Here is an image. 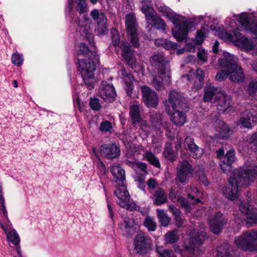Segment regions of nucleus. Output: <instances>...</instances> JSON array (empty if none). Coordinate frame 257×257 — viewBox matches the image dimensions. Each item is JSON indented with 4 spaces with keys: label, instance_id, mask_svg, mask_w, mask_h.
<instances>
[{
    "label": "nucleus",
    "instance_id": "nucleus-12",
    "mask_svg": "<svg viewBox=\"0 0 257 257\" xmlns=\"http://www.w3.org/2000/svg\"><path fill=\"white\" fill-rule=\"evenodd\" d=\"M133 245L136 252L142 255L149 253L151 248L150 237L142 232H138L135 236Z\"/></svg>",
    "mask_w": 257,
    "mask_h": 257
},
{
    "label": "nucleus",
    "instance_id": "nucleus-2",
    "mask_svg": "<svg viewBox=\"0 0 257 257\" xmlns=\"http://www.w3.org/2000/svg\"><path fill=\"white\" fill-rule=\"evenodd\" d=\"M156 6L159 12L170 20L175 25L172 30L173 35L178 41H183L188 35V32L194 28L203 19L202 16L191 19L177 15L163 4L156 3Z\"/></svg>",
    "mask_w": 257,
    "mask_h": 257
},
{
    "label": "nucleus",
    "instance_id": "nucleus-57",
    "mask_svg": "<svg viewBox=\"0 0 257 257\" xmlns=\"http://www.w3.org/2000/svg\"><path fill=\"white\" fill-rule=\"evenodd\" d=\"M222 248L221 247H218L217 249V253L216 254L217 257H230L229 254L225 250L224 252L222 251Z\"/></svg>",
    "mask_w": 257,
    "mask_h": 257
},
{
    "label": "nucleus",
    "instance_id": "nucleus-17",
    "mask_svg": "<svg viewBox=\"0 0 257 257\" xmlns=\"http://www.w3.org/2000/svg\"><path fill=\"white\" fill-rule=\"evenodd\" d=\"M193 173V170L191 165L186 161H183L180 163L177 169V176L176 178V183H185L188 178L191 177Z\"/></svg>",
    "mask_w": 257,
    "mask_h": 257
},
{
    "label": "nucleus",
    "instance_id": "nucleus-11",
    "mask_svg": "<svg viewBox=\"0 0 257 257\" xmlns=\"http://www.w3.org/2000/svg\"><path fill=\"white\" fill-rule=\"evenodd\" d=\"M235 244L245 251H254L257 249V230L244 232L234 239Z\"/></svg>",
    "mask_w": 257,
    "mask_h": 257
},
{
    "label": "nucleus",
    "instance_id": "nucleus-39",
    "mask_svg": "<svg viewBox=\"0 0 257 257\" xmlns=\"http://www.w3.org/2000/svg\"><path fill=\"white\" fill-rule=\"evenodd\" d=\"M157 214L161 225L167 227L170 222L171 219L163 209L157 210Z\"/></svg>",
    "mask_w": 257,
    "mask_h": 257
},
{
    "label": "nucleus",
    "instance_id": "nucleus-51",
    "mask_svg": "<svg viewBox=\"0 0 257 257\" xmlns=\"http://www.w3.org/2000/svg\"><path fill=\"white\" fill-rule=\"evenodd\" d=\"M89 104L91 108L95 110H99L101 107L99 100L97 98L91 99Z\"/></svg>",
    "mask_w": 257,
    "mask_h": 257
},
{
    "label": "nucleus",
    "instance_id": "nucleus-31",
    "mask_svg": "<svg viewBox=\"0 0 257 257\" xmlns=\"http://www.w3.org/2000/svg\"><path fill=\"white\" fill-rule=\"evenodd\" d=\"M141 9L145 15L146 21L151 20V17L156 14L153 7L152 1L150 0H143L141 3Z\"/></svg>",
    "mask_w": 257,
    "mask_h": 257
},
{
    "label": "nucleus",
    "instance_id": "nucleus-8",
    "mask_svg": "<svg viewBox=\"0 0 257 257\" xmlns=\"http://www.w3.org/2000/svg\"><path fill=\"white\" fill-rule=\"evenodd\" d=\"M223 57L224 59H219V64L227 69L229 79L237 83L243 81L244 74L242 69L236 64L237 58L226 52H223Z\"/></svg>",
    "mask_w": 257,
    "mask_h": 257
},
{
    "label": "nucleus",
    "instance_id": "nucleus-1",
    "mask_svg": "<svg viewBox=\"0 0 257 257\" xmlns=\"http://www.w3.org/2000/svg\"><path fill=\"white\" fill-rule=\"evenodd\" d=\"M256 176L257 166L252 162L245 163L242 167L233 171L228 184L223 189V195L227 198L234 200L238 198L240 190L253 182Z\"/></svg>",
    "mask_w": 257,
    "mask_h": 257
},
{
    "label": "nucleus",
    "instance_id": "nucleus-54",
    "mask_svg": "<svg viewBox=\"0 0 257 257\" xmlns=\"http://www.w3.org/2000/svg\"><path fill=\"white\" fill-rule=\"evenodd\" d=\"M163 47L166 49H176L177 47V44L176 43L165 39V42L164 43Z\"/></svg>",
    "mask_w": 257,
    "mask_h": 257
},
{
    "label": "nucleus",
    "instance_id": "nucleus-33",
    "mask_svg": "<svg viewBox=\"0 0 257 257\" xmlns=\"http://www.w3.org/2000/svg\"><path fill=\"white\" fill-rule=\"evenodd\" d=\"M169 198L172 202H175L177 201L181 205L184 207L186 211L189 212L191 209L190 206L188 202L183 197H178L177 192L174 189L171 188L169 190Z\"/></svg>",
    "mask_w": 257,
    "mask_h": 257
},
{
    "label": "nucleus",
    "instance_id": "nucleus-3",
    "mask_svg": "<svg viewBox=\"0 0 257 257\" xmlns=\"http://www.w3.org/2000/svg\"><path fill=\"white\" fill-rule=\"evenodd\" d=\"M77 54L78 70L84 82L91 89L94 84V73L96 66L94 60L96 59V53L89 50L85 44L80 43Z\"/></svg>",
    "mask_w": 257,
    "mask_h": 257
},
{
    "label": "nucleus",
    "instance_id": "nucleus-27",
    "mask_svg": "<svg viewBox=\"0 0 257 257\" xmlns=\"http://www.w3.org/2000/svg\"><path fill=\"white\" fill-rule=\"evenodd\" d=\"M111 173L114 182L117 185L124 184L125 181V171L119 165H113L111 168Z\"/></svg>",
    "mask_w": 257,
    "mask_h": 257
},
{
    "label": "nucleus",
    "instance_id": "nucleus-21",
    "mask_svg": "<svg viewBox=\"0 0 257 257\" xmlns=\"http://www.w3.org/2000/svg\"><path fill=\"white\" fill-rule=\"evenodd\" d=\"M257 122L256 113L254 110H246L240 116L239 124L243 127L251 128Z\"/></svg>",
    "mask_w": 257,
    "mask_h": 257
},
{
    "label": "nucleus",
    "instance_id": "nucleus-36",
    "mask_svg": "<svg viewBox=\"0 0 257 257\" xmlns=\"http://www.w3.org/2000/svg\"><path fill=\"white\" fill-rule=\"evenodd\" d=\"M155 250L159 257H177L172 250L165 248L162 246L156 245Z\"/></svg>",
    "mask_w": 257,
    "mask_h": 257
},
{
    "label": "nucleus",
    "instance_id": "nucleus-18",
    "mask_svg": "<svg viewBox=\"0 0 257 257\" xmlns=\"http://www.w3.org/2000/svg\"><path fill=\"white\" fill-rule=\"evenodd\" d=\"M141 91L145 104L149 107H156L159 100L157 93L146 86H142Z\"/></svg>",
    "mask_w": 257,
    "mask_h": 257
},
{
    "label": "nucleus",
    "instance_id": "nucleus-47",
    "mask_svg": "<svg viewBox=\"0 0 257 257\" xmlns=\"http://www.w3.org/2000/svg\"><path fill=\"white\" fill-rule=\"evenodd\" d=\"M144 224L150 231H154L156 229V222L154 221V219L150 216L146 217Z\"/></svg>",
    "mask_w": 257,
    "mask_h": 257
},
{
    "label": "nucleus",
    "instance_id": "nucleus-43",
    "mask_svg": "<svg viewBox=\"0 0 257 257\" xmlns=\"http://www.w3.org/2000/svg\"><path fill=\"white\" fill-rule=\"evenodd\" d=\"M164 239L166 243H172L178 240V236L176 230L169 231L164 235Z\"/></svg>",
    "mask_w": 257,
    "mask_h": 257
},
{
    "label": "nucleus",
    "instance_id": "nucleus-22",
    "mask_svg": "<svg viewBox=\"0 0 257 257\" xmlns=\"http://www.w3.org/2000/svg\"><path fill=\"white\" fill-rule=\"evenodd\" d=\"M184 147L189 152V154L195 159H198L203 154V150L198 147L195 143L194 139L190 137H187L184 141Z\"/></svg>",
    "mask_w": 257,
    "mask_h": 257
},
{
    "label": "nucleus",
    "instance_id": "nucleus-15",
    "mask_svg": "<svg viewBox=\"0 0 257 257\" xmlns=\"http://www.w3.org/2000/svg\"><path fill=\"white\" fill-rule=\"evenodd\" d=\"M78 25L80 35L88 40L89 43H92L93 36L92 33V23L90 19L85 15H83L81 20L78 21Z\"/></svg>",
    "mask_w": 257,
    "mask_h": 257
},
{
    "label": "nucleus",
    "instance_id": "nucleus-5",
    "mask_svg": "<svg viewBox=\"0 0 257 257\" xmlns=\"http://www.w3.org/2000/svg\"><path fill=\"white\" fill-rule=\"evenodd\" d=\"M185 101L177 91L172 90L166 103V111L171 115L172 122L178 126L183 125L186 121V116L183 112L187 109Z\"/></svg>",
    "mask_w": 257,
    "mask_h": 257
},
{
    "label": "nucleus",
    "instance_id": "nucleus-29",
    "mask_svg": "<svg viewBox=\"0 0 257 257\" xmlns=\"http://www.w3.org/2000/svg\"><path fill=\"white\" fill-rule=\"evenodd\" d=\"M235 160V152L234 150H230L226 154L223 160L220 162L221 169L226 172L230 170L231 165Z\"/></svg>",
    "mask_w": 257,
    "mask_h": 257
},
{
    "label": "nucleus",
    "instance_id": "nucleus-32",
    "mask_svg": "<svg viewBox=\"0 0 257 257\" xmlns=\"http://www.w3.org/2000/svg\"><path fill=\"white\" fill-rule=\"evenodd\" d=\"M151 198L154 204L156 205H161L168 201L167 195L164 190L161 188H158Z\"/></svg>",
    "mask_w": 257,
    "mask_h": 257
},
{
    "label": "nucleus",
    "instance_id": "nucleus-46",
    "mask_svg": "<svg viewBox=\"0 0 257 257\" xmlns=\"http://www.w3.org/2000/svg\"><path fill=\"white\" fill-rule=\"evenodd\" d=\"M11 60L15 66H20L23 63L24 57L22 54L16 52L12 54Z\"/></svg>",
    "mask_w": 257,
    "mask_h": 257
},
{
    "label": "nucleus",
    "instance_id": "nucleus-38",
    "mask_svg": "<svg viewBox=\"0 0 257 257\" xmlns=\"http://www.w3.org/2000/svg\"><path fill=\"white\" fill-rule=\"evenodd\" d=\"M187 36L183 40L185 39V46L183 48V49H179L178 50L177 52V54H179L181 53H183L185 51H193L197 45H198L196 42H195V40L193 39H190L189 38H187Z\"/></svg>",
    "mask_w": 257,
    "mask_h": 257
},
{
    "label": "nucleus",
    "instance_id": "nucleus-53",
    "mask_svg": "<svg viewBox=\"0 0 257 257\" xmlns=\"http://www.w3.org/2000/svg\"><path fill=\"white\" fill-rule=\"evenodd\" d=\"M169 211L173 214L174 216L175 220H177L178 219H180V211L177 209L175 206L173 205H169L168 206Z\"/></svg>",
    "mask_w": 257,
    "mask_h": 257
},
{
    "label": "nucleus",
    "instance_id": "nucleus-42",
    "mask_svg": "<svg viewBox=\"0 0 257 257\" xmlns=\"http://www.w3.org/2000/svg\"><path fill=\"white\" fill-rule=\"evenodd\" d=\"M196 75L195 83H196L197 80L198 82L196 84V86L193 88L194 91L197 90L199 88H201L203 84V79L205 76V73L201 69L199 68L196 70Z\"/></svg>",
    "mask_w": 257,
    "mask_h": 257
},
{
    "label": "nucleus",
    "instance_id": "nucleus-13",
    "mask_svg": "<svg viewBox=\"0 0 257 257\" xmlns=\"http://www.w3.org/2000/svg\"><path fill=\"white\" fill-rule=\"evenodd\" d=\"M125 27L130 41L135 47H138L139 42L137 33L138 25L135 16L133 14L126 16Z\"/></svg>",
    "mask_w": 257,
    "mask_h": 257
},
{
    "label": "nucleus",
    "instance_id": "nucleus-23",
    "mask_svg": "<svg viewBox=\"0 0 257 257\" xmlns=\"http://www.w3.org/2000/svg\"><path fill=\"white\" fill-rule=\"evenodd\" d=\"M226 223V220L222 217V214L218 212L209 219V226L211 231L218 234L221 230L222 226Z\"/></svg>",
    "mask_w": 257,
    "mask_h": 257
},
{
    "label": "nucleus",
    "instance_id": "nucleus-4",
    "mask_svg": "<svg viewBox=\"0 0 257 257\" xmlns=\"http://www.w3.org/2000/svg\"><path fill=\"white\" fill-rule=\"evenodd\" d=\"M153 67L152 84L157 90H162L164 86L170 82V66L161 54H154L150 58Z\"/></svg>",
    "mask_w": 257,
    "mask_h": 257
},
{
    "label": "nucleus",
    "instance_id": "nucleus-63",
    "mask_svg": "<svg viewBox=\"0 0 257 257\" xmlns=\"http://www.w3.org/2000/svg\"><path fill=\"white\" fill-rule=\"evenodd\" d=\"M107 207L109 211V217L111 218L112 221H113L114 213L112 211V207L110 203L107 201Z\"/></svg>",
    "mask_w": 257,
    "mask_h": 257
},
{
    "label": "nucleus",
    "instance_id": "nucleus-10",
    "mask_svg": "<svg viewBox=\"0 0 257 257\" xmlns=\"http://www.w3.org/2000/svg\"><path fill=\"white\" fill-rule=\"evenodd\" d=\"M189 240L184 242L185 250L181 252L183 257L186 254L192 253L194 255L198 254V247L202 245L205 239V233L201 231L200 233L195 230L192 231L189 234Z\"/></svg>",
    "mask_w": 257,
    "mask_h": 257
},
{
    "label": "nucleus",
    "instance_id": "nucleus-26",
    "mask_svg": "<svg viewBox=\"0 0 257 257\" xmlns=\"http://www.w3.org/2000/svg\"><path fill=\"white\" fill-rule=\"evenodd\" d=\"M209 29L212 31H215V34L216 35H217L218 36V34L219 32H221L222 30H224V29L220 28V27H217L218 30H217L216 29V28L212 25L208 26L205 28V27L202 28L200 30L198 31L197 32L196 35L195 36V39H194L195 40V42L198 45H200L202 44V43L204 41V38L205 37H206V36L209 31Z\"/></svg>",
    "mask_w": 257,
    "mask_h": 257
},
{
    "label": "nucleus",
    "instance_id": "nucleus-44",
    "mask_svg": "<svg viewBox=\"0 0 257 257\" xmlns=\"http://www.w3.org/2000/svg\"><path fill=\"white\" fill-rule=\"evenodd\" d=\"M92 4H95L97 0H90ZM77 4L76 10L80 14H83L86 11L87 7L85 0H76Z\"/></svg>",
    "mask_w": 257,
    "mask_h": 257
},
{
    "label": "nucleus",
    "instance_id": "nucleus-52",
    "mask_svg": "<svg viewBox=\"0 0 257 257\" xmlns=\"http://www.w3.org/2000/svg\"><path fill=\"white\" fill-rule=\"evenodd\" d=\"M112 128L111 123L107 121H102L100 125L99 130L102 132H110Z\"/></svg>",
    "mask_w": 257,
    "mask_h": 257
},
{
    "label": "nucleus",
    "instance_id": "nucleus-56",
    "mask_svg": "<svg viewBox=\"0 0 257 257\" xmlns=\"http://www.w3.org/2000/svg\"><path fill=\"white\" fill-rule=\"evenodd\" d=\"M255 90H257V80H252L249 83L248 91L249 93H252Z\"/></svg>",
    "mask_w": 257,
    "mask_h": 257
},
{
    "label": "nucleus",
    "instance_id": "nucleus-34",
    "mask_svg": "<svg viewBox=\"0 0 257 257\" xmlns=\"http://www.w3.org/2000/svg\"><path fill=\"white\" fill-rule=\"evenodd\" d=\"M241 212L246 216V222L252 224L257 223V210L253 209L250 212V210L248 207L247 209L244 208V205L242 204L240 206Z\"/></svg>",
    "mask_w": 257,
    "mask_h": 257
},
{
    "label": "nucleus",
    "instance_id": "nucleus-58",
    "mask_svg": "<svg viewBox=\"0 0 257 257\" xmlns=\"http://www.w3.org/2000/svg\"><path fill=\"white\" fill-rule=\"evenodd\" d=\"M147 185L150 188L152 189H154L158 186V183L153 178H151L148 181Z\"/></svg>",
    "mask_w": 257,
    "mask_h": 257
},
{
    "label": "nucleus",
    "instance_id": "nucleus-59",
    "mask_svg": "<svg viewBox=\"0 0 257 257\" xmlns=\"http://www.w3.org/2000/svg\"><path fill=\"white\" fill-rule=\"evenodd\" d=\"M225 22L226 25H227L230 28H233L236 25L235 21L229 18L226 19Z\"/></svg>",
    "mask_w": 257,
    "mask_h": 257
},
{
    "label": "nucleus",
    "instance_id": "nucleus-62",
    "mask_svg": "<svg viewBox=\"0 0 257 257\" xmlns=\"http://www.w3.org/2000/svg\"><path fill=\"white\" fill-rule=\"evenodd\" d=\"M242 204L244 205V208L245 209H247V208L248 207L249 210H250V212L252 210V208L250 206V205L249 204L248 202L245 201H241L240 202V203L239 204V208L240 210V206Z\"/></svg>",
    "mask_w": 257,
    "mask_h": 257
},
{
    "label": "nucleus",
    "instance_id": "nucleus-35",
    "mask_svg": "<svg viewBox=\"0 0 257 257\" xmlns=\"http://www.w3.org/2000/svg\"><path fill=\"white\" fill-rule=\"evenodd\" d=\"M138 224L134 219L129 218L124 219L123 223L121 224V228L128 234H132L134 232L135 226Z\"/></svg>",
    "mask_w": 257,
    "mask_h": 257
},
{
    "label": "nucleus",
    "instance_id": "nucleus-50",
    "mask_svg": "<svg viewBox=\"0 0 257 257\" xmlns=\"http://www.w3.org/2000/svg\"><path fill=\"white\" fill-rule=\"evenodd\" d=\"M112 35V41L113 45L116 47L119 44V35L118 32L115 30H112L111 32Z\"/></svg>",
    "mask_w": 257,
    "mask_h": 257
},
{
    "label": "nucleus",
    "instance_id": "nucleus-30",
    "mask_svg": "<svg viewBox=\"0 0 257 257\" xmlns=\"http://www.w3.org/2000/svg\"><path fill=\"white\" fill-rule=\"evenodd\" d=\"M121 49L122 52V57L126 62L133 67L136 63L134 52L131 49L128 44L123 43L121 45Z\"/></svg>",
    "mask_w": 257,
    "mask_h": 257
},
{
    "label": "nucleus",
    "instance_id": "nucleus-9",
    "mask_svg": "<svg viewBox=\"0 0 257 257\" xmlns=\"http://www.w3.org/2000/svg\"><path fill=\"white\" fill-rule=\"evenodd\" d=\"M2 193V184L0 183V212L3 213L6 220L5 224H4L0 220V226L6 233L8 240L15 245H17L20 242V238L16 231L12 229V224L9 220L8 212L4 205V198Z\"/></svg>",
    "mask_w": 257,
    "mask_h": 257
},
{
    "label": "nucleus",
    "instance_id": "nucleus-16",
    "mask_svg": "<svg viewBox=\"0 0 257 257\" xmlns=\"http://www.w3.org/2000/svg\"><path fill=\"white\" fill-rule=\"evenodd\" d=\"M234 17L236 19L244 30L257 36V21H254L252 20L253 16L251 14L242 13L239 15H234Z\"/></svg>",
    "mask_w": 257,
    "mask_h": 257
},
{
    "label": "nucleus",
    "instance_id": "nucleus-25",
    "mask_svg": "<svg viewBox=\"0 0 257 257\" xmlns=\"http://www.w3.org/2000/svg\"><path fill=\"white\" fill-rule=\"evenodd\" d=\"M99 94L102 99L108 101L113 100L116 95L113 86L107 84L106 82L102 83L99 90Z\"/></svg>",
    "mask_w": 257,
    "mask_h": 257
},
{
    "label": "nucleus",
    "instance_id": "nucleus-6",
    "mask_svg": "<svg viewBox=\"0 0 257 257\" xmlns=\"http://www.w3.org/2000/svg\"><path fill=\"white\" fill-rule=\"evenodd\" d=\"M218 35L222 39L233 42L235 46L245 51H252L253 54L257 55V40L248 39L241 34L238 30H234L232 34L222 30Z\"/></svg>",
    "mask_w": 257,
    "mask_h": 257
},
{
    "label": "nucleus",
    "instance_id": "nucleus-20",
    "mask_svg": "<svg viewBox=\"0 0 257 257\" xmlns=\"http://www.w3.org/2000/svg\"><path fill=\"white\" fill-rule=\"evenodd\" d=\"M130 113L133 124L137 125L140 123L141 129L145 132H148L149 129L146 121L141 120L140 105L138 102H135L130 106Z\"/></svg>",
    "mask_w": 257,
    "mask_h": 257
},
{
    "label": "nucleus",
    "instance_id": "nucleus-37",
    "mask_svg": "<svg viewBox=\"0 0 257 257\" xmlns=\"http://www.w3.org/2000/svg\"><path fill=\"white\" fill-rule=\"evenodd\" d=\"M150 19V20H147L148 23L155 26L158 29H165V22L160 17L157 15V13L151 17Z\"/></svg>",
    "mask_w": 257,
    "mask_h": 257
},
{
    "label": "nucleus",
    "instance_id": "nucleus-55",
    "mask_svg": "<svg viewBox=\"0 0 257 257\" xmlns=\"http://www.w3.org/2000/svg\"><path fill=\"white\" fill-rule=\"evenodd\" d=\"M228 76V72H226L224 70H222L217 74L216 79L218 81H222L227 78Z\"/></svg>",
    "mask_w": 257,
    "mask_h": 257
},
{
    "label": "nucleus",
    "instance_id": "nucleus-49",
    "mask_svg": "<svg viewBox=\"0 0 257 257\" xmlns=\"http://www.w3.org/2000/svg\"><path fill=\"white\" fill-rule=\"evenodd\" d=\"M197 55L198 59L202 62L205 63L207 61L208 54L207 51L205 49H199L197 53Z\"/></svg>",
    "mask_w": 257,
    "mask_h": 257
},
{
    "label": "nucleus",
    "instance_id": "nucleus-41",
    "mask_svg": "<svg viewBox=\"0 0 257 257\" xmlns=\"http://www.w3.org/2000/svg\"><path fill=\"white\" fill-rule=\"evenodd\" d=\"M123 80L126 85L125 90L127 94L131 96L133 90L132 84L134 80V76L129 73L126 74L124 75Z\"/></svg>",
    "mask_w": 257,
    "mask_h": 257
},
{
    "label": "nucleus",
    "instance_id": "nucleus-64",
    "mask_svg": "<svg viewBox=\"0 0 257 257\" xmlns=\"http://www.w3.org/2000/svg\"><path fill=\"white\" fill-rule=\"evenodd\" d=\"M212 51L214 53H217L219 51V43L215 41L212 46Z\"/></svg>",
    "mask_w": 257,
    "mask_h": 257
},
{
    "label": "nucleus",
    "instance_id": "nucleus-40",
    "mask_svg": "<svg viewBox=\"0 0 257 257\" xmlns=\"http://www.w3.org/2000/svg\"><path fill=\"white\" fill-rule=\"evenodd\" d=\"M143 160L147 161L157 168H160V167L158 159L151 152L146 151L143 155Z\"/></svg>",
    "mask_w": 257,
    "mask_h": 257
},
{
    "label": "nucleus",
    "instance_id": "nucleus-24",
    "mask_svg": "<svg viewBox=\"0 0 257 257\" xmlns=\"http://www.w3.org/2000/svg\"><path fill=\"white\" fill-rule=\"evenodd\" d=\"M90 16L97 23L98 33L100 34L104 33L107 30L106 17L105 15L95 9L91 11Z\"/></svg>",
    "mask_w": 257,
    "mask_h": 257
},
{
    "label": "nucleus",
    "instance_id": "nucleus-61",
    "mask_svg": "<svg viewBox=\"0 0 257 257\" xmlns=\"http://www.w3.org/2000/svg\"><path fill=\"white\" fill-rule=\"evenodd\" d=\"M98 167H99L101 173L104 174L105 173L106 168L104 164L99 159H98Z\"/></svg>",
    "mask_w": 257,
    "mask_h": 257
},
{
    "label": "nucleus",
    "instance_id": "nucleus-7",
    "mask_svg": "<svg viewBox=\"0 0 257 257\" xmlns=\"http://www.w3.org/2000/svg\"><path fill=\"white\" fill-rule=\"evenodd\" d=\"M203 99L205 101H209L211 103L219 101L218 109L219 111L224 112L230 111L231 109L230 97L220 89L211 86H206Z\"/></svg>",
    "mask_w": 257,
    "mask_h": 257
},
{
    "label": "nucleus",
    "instance_id": "nucleus-19",
    "mask_svg": "<svg viewBox=\"0 0 257 257\" xmlns=\"http://www.w3.org/2000/svg\"><path fill=\"white\" fill-rule=\"evenodd\" d=\"M212 125L214 131L213 137L215 139H223L229 136V128L223 121L216 119Z\"/></svg>",
    "mask_w": 257,
    "mask_h": 257
},
{
    "label": "nucleus",
    "instance_id": "nucleus-45",
    "mask_svg": "<svg viewBox=\"0 0 257 257\" xmlns=\"http://www.w3.org/2000/svg\"><path fill=\"white\" fill-rule=\"evenodd\" d=\"M164 156L170 161H173L176 157V154L171 148V145L167 143L163 152Z\"/></svg>",
    "mask_w": 257,
    "mask_h": 257
},
{
    "label": "nucleus",
    "instance_id": "nucleus-60",
    "mask_svg": "<svg viewBox=\"0 0 257 257\" xmlns=\"http://www.w3.org/2000/svg\"><path fill=\"white\" fill-rule=\"evenodd\" d=\"M183 142V140L182 138L179 137L177 138V141L175 143V148L176 150H178L179 149L181 148Z\"/></svg>",
    "mask_w": 257,
    "mask_h": 257
},
{
    "label": "nucleus",
    "instance_id": "nucleus-48",
    "mask_svg": "<svg viewBox=\"0 0 257 257\" xmlns=\"http://www.w3.org/2000/svg\"><path fill=\"white\" fill-rule=\"evenodd\" d=\"M130 166L135 170L140 169L145 173H147V166L145 163L141 162H135L130 163Z\"/></svg>",
    "mask_w": 257,
    "mask_h": 257
},
{
    "label": "nucleus",
    "instance_id": "nucleus-28",
    "mask_svg": "<svg viewBox=\"0 0 257 257\" xmlns=\"http://www.w3.org/2000/svg\"><path fill=\"white\" fill-rule=\"evenodd\" d=\"M119 148L114 144H104L101 146V153L108 159L117 157L119 155Z\"/></svg>",
    "mask_w": 257,
    "mask_h": 257
},
{
    "label": "nucleus",
    "instance_id": "nucleus-14",
    "mask_svg": "<svg viewBox=\"0 0 257 257\" xmlns=\"http://www.w3.org/2000/svg\"><path fill=\"white\" fill-rule=\"evenodd\" d=\"M114 193L118 199V204L120 207L131 210L134 208V204L124 184L117 185Z\"/></svg>",
    "mask_w": 257,
    "mask_h": 257
}]
</instances>
